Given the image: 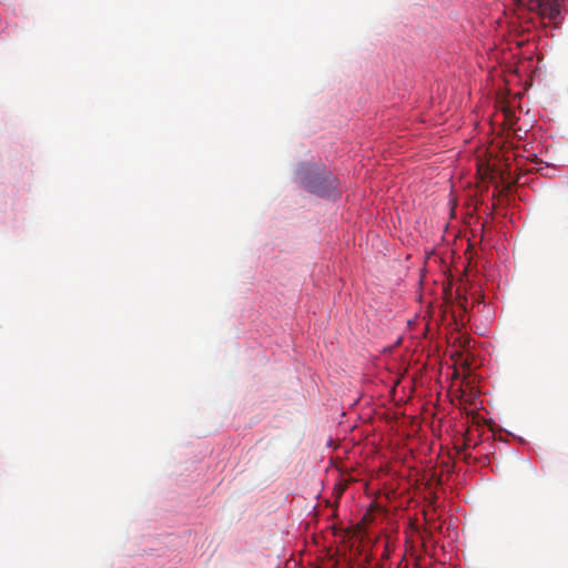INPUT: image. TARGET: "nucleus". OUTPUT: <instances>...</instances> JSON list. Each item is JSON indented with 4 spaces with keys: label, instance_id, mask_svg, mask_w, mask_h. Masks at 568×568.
<instances>
[{
    "label": "nucleus",
    "instance_id": "obj_1",
    "mask_svg": "<svg viewBox=\"0 0 568 568\" xmlns=\"http://www.w3.org/2000/svg\"><path fill=\"white\" fill-rule=\"evenodd\" d=\"M302 185L321 197L335 199L341 195L338 180L329 171L317 166L308 168L304 172Z\"/></svg>",
    "mask_w": 568,
    "mask_h": 568
},
{
    "label": "nucleus",
    "instance_id": "obj_4",
    "mask_svg": "<svg viewBox=\"0 0 568 568\" xmlns=\"http://www.w3.org/2000/svg\"><path fill=\"white\" fill-rule=\"evenodd\" d=\"M469 446H470L469 440L465 439L463 447L458 448V454H462L463 452H465Z\"/></svg>",
    "mask_w": 568,
    "mask_h": 568
},
{
    "label": "nucleus",
    "instance_id": "obj_5",
    "mask_svg": "<svg viewBox=\"0 0 568 568\" xmlns=\"http://www.w3.org/2000/svg\"><path fill=\"white\" fill-rule=\"evenodd\" d=\"M470 457V455H464V458L467 460Z\"/></svg>",
    "mask_w": 568,
    "mask_h": 568
},
{
    "label": "nucleus",
    "instance_id": "obj_2",
    "mask_svg": "<svg viewBox=\"0 0 568 568\" xmlns=\"http://www.w3.org/2000/svg\"><path fill=\"white\" fill-rule=\"evenodd\" d=\"M530 11L537 12L541 18L555 21L560 14L559 0H521Z\"/></svg>",
    "mask_w": 568,
    "mask_h": 568
},
{
    "label": "nucleus",
    "instance_id": "obj_3",
    "mask_svg": "<svg viewBox=\"0 0 568 568\" xmlns=\"http://www.w3.org/2000/svg\"><path fill=\"white\" fill-rule=\"evenodd\" d=\"M458 305L464 310L466 311V304H467V298L465 296H462L460 294H458Z\"/></svg>",
    "mask_w": 568,
    "mask_h": 568
}]
</instances>
